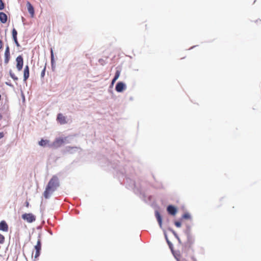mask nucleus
I'll return each instance as SVG.
<instances>
[{"label":"nucleus","instance_id":"nucleus-7","mask_svg":"<svg viewBox=\"0 0 261 261\" xmlns=\"http://www.w3.org/2000/svg\"><path fill=\"white\" fill-rule=\"evenodd\" d=\"M65 140V139L63 138H57L54 142L53 145L56 147H59L64 143Z\"/></svg>","mask_w":261,"mask_h":261},{"label":"nucleus","instance_id":"nucleus-16","mask_svg":"<svg viewBox=\"0 0 261 261\" xmlns=\"http://www.w3.org/2000/svg\"><path fill=\"white\" fill-rule=\"evenodd\" d=\"M48 143V140L41 139V141L39 142V144L41 146H45L47 145Z\"/></svg>","mask_w":261,"mask_h":261},{"label":"nucleus","instance_id":"nucleus-8","mask_svg":"<svg viewBox=\"0 0 261 261\" xmlns=\"http://www.w3.org/2000/svg\"><path fill=\"white\" fill-rule=\"evenodd\" d=\"M168 213L171 215H175L177 213L176 208L173 205H169L167 208Z\"/></svg>","mask_w":261,"mask_h":261},{"label":"nucleus","instance_id":"nucleus-15","mask_svg":"<svg viewBox=\"0 0 261 261\" xmlns=\"http://www.w3.org/2000/svg\"><path fill=\"white\" fill-rule=\"evenodd\" d=\"M155 215L156 217V218L157 219V221L160 225V226L161 227L162 225V217L160 214V213L158 211H156L155 212Z\"/></svg>","mask_w":261,"mask_h":261},{"label":"nucleus","instance_id":"nucleus-1","mask_svg":"<svg viewBox=\"0 0 261 261\" xmlns=\"http://www.w3.org/2000/svg\"><path fill=\"white\" fill-rule=\"evenodd\" d=\"M59 186V182L58 177L56 176H53L49 181L44 192L43 195L44 197L46 199L48 198L50 195L56 190Z\"/></svg>","mask_w":261,"mask_h":261},{"label":"nucleus","instance_id":"nucleus-9","mask_svg":"<svg viewBox=\"0 0 261 261\" xmlns=\"http://www.w3.org/2000/svg\"><path fill=\"white\" fill-rule=\"evenodd\" d=\"M12 37L13 39V40L16 45L17 46H19V44L18 42L17 38V32L16 30L15 29H13L12 31Z\"/></svg>","mask_w":261,"mask_h":261},{"label":"nucleus","instance_id":"nucleus-29","mask_svg":"<svg viewBox=\"0 0 261 261\" xmlns=\"http://www.w3.org/2000/svg\"><path fill=\"white\" fill-rule=\"evenodd\" d=\"M117 80H116V79H115L113 78V80H112V83H111L112 85H114V84L115 83V82Z\"/></svg>","mask_w":261,"mask_h":261},{"label":"nucleus","instance_id":"nucleus-24","mask_svg":"<svg viewBox=\"0 0 261 261\" xmlns=\"http://www.w3.org/2000/svg\"><path fill=\"white\" fill-rule=\"evenodd\" d=\"M167 241L168 244L170 249L171 250V251H172L173 250V246H172V243L167 239Z\"/></svg>","mask_w":261,"mask_h":261},{"label":"nucleus","instance_id":"nucleus-11","mask_svg":"<svg viewBox=\"0 0 261 261\" xmlns=\"http://www.w3.org/2000/svg\"><path fill=\"white\" fill-rule=\"evenodd\" d=\"M30 73H29V68L28 65H27L24 69V73H23V80L26 81L29 77Z\"/></svg>","mask_w":261,"mask_h":261},{"label":"nucleus","instance_id":"nucleus-25","mask_svg":"<svg viewBox=\"0 0 261 261\" xmlns=\"http://www.w3.org/2000/svg\"><path fill=\"white\" fill-rule=\"evenodd\" d=\"M174 224L177 227H180L181 225V223L179 221H175Z\"/></svg>","mask_w":261,"mask_h":261},{"label":"nucleus","instance_id":"nucleus-23","mask_svg":"<svg viewBox=\"0 0 261 261\" xmlns=\"http://www.w3.org/2000/svg\"><path fill=\"white\" fill-rule=\"evenodd\" d=\"M173 255H174V256L176 257V258L178 260V257H180V254L179 253H175L173 251V250L172 251Z\"/></svg>","mask_w":261,"mask_h":261},{"label":"nucleus","instance_id":"nucleus-20","mask_svg":"<svg viewBox=\"0 0 261 261\" xmlns=\"http://www.w3.org/2000/svg\"><path fill=\"white\" fill-rule=\"evenodd\" d=\"M5 4L2 0H0V10H2L5 8Z\"/></svg>","mask_w":261,"mask_h":261},{"label":"nucleus","instance_id":"nucleus-19","mask_svg":"<svg viewBox=\"0 0 261 261\" xmlns=\"http://www.w3.org/2000/svg\"><path fill=\"white\" fill-rule=\"evenodd\" d=\"M10 75L14 81L18 80V77L11 71H10Z\"/></svg>","mask_w":261,"mask_h":261},{"label":"nucleus","instance_id":"nucleus-10","mask_svg":"<svg viewBox=\"0 0 261 261\" xmlns=\"http://www.w3.org/2000/svg\"><path fill=\"white\" fill-rule=\"evenodd\" d=\"M10 50H9V47L8 46L5 50V63L7 64L10 60Z\"/></svg>","mask_w":261,"mask_h":261},{"label":"nucleus","instance_id":"nucleus-12","mask_svg":"<svg viewBox=\"0 0 261 261\" xmlns=\"http://www.w3.org/2000/svg\"><path fill=\"white\" fill-rule=\"evenodd\" d=\"M0 230L4 231H8V226L5 221H2L0 222Z\"/></svg>","mask_w":261,"mask_h":261},{"label":"nucleus","instance_id":"nucleus-4","mask_svg":"<svg viewBox=\"0 0 261 261\" xmlns=\"http://www.w3.org/2000/svg\"><path fill=\"white\" fill-rule=\"evenodd\" d=\"M16 68L18 71H20L23 67V58L21 56H19L16 58Z\"/></svg>","mask_w":261,"mask_h":261},{"label":"nucleus","instance_id":"nucleus-14","mask_svg":"<svg viewBox=\"0 0 261 261\" xmlns=\"http://www.w3.org/2000/svg\"><path fill=\"white\" fill-rule=\"evenodd\" d=\"M28 12L31 15L32 17L34 16V9L33 6L30 2H28L27 4Z\"/></svg>","mask_w":261,"mask_h":261},{"label":"nucleus","instance_id":"nucleus-2","mask_svg":"<svg viewBox=\"0 0 261 261\" xmlns=\"http://www.w3.org/2000/svg\"><path fill=\"white\" fill-rule=\"evenodd\" d=\"M22 219L28 223H32L36 220V216L32 213H24L21 216Z\"/></svg>","mask_w":261,"mask_h":261},{"label":"nucleus","instance_id":"nucleus-13","mask_svg":"<svg viewBox=\"0 0 261 261\" xmlns=\"http://www.w3.org/2000/svg\"><path fill=\"white\" fill-rule=\"evenodd\" d=\"M8 20L7 15L4 12H0V21L2 23H5Z\"/></svg>","mask_w":261,"mask_h":261},{"label":"nucleus","instance_id":"nucleus-17","mask_svg":"<svg viewBox=\"0 0 261 261\" xmlns=\"http://www.w3.org/2000/svg\"><path fill=\"white\" fill-rule=\"evenodd\" d=\"M173 234H174V236L175 237V238L177 239L179 243L181 245H182V242H181V241L180 240V238H179V237L178 236L177 234L175 232V231L172 230H171Z\"/></svg>","mask_w":261,"mask_h":261},{"label":"nucleus","instance_id":"nucleus-31","mask_svg":"<svg viewBox=\"0 0 261 261\" xmlns=\"http://www.w3.org/2000/svg\"><path fill=\"white\" fill-rule=\"evenodd\" d=\"M4 137L3 133H0V139Z\"/></svg>","mask_w":261,"mask_h":261},{"label":"nucleus","instance_id":"nucleus-27","mask_svg":"<svg viewBox=\"0 0 261 261\" xmlns=\"http://www.w3.org/2000/svg\"><path fill=\"white\" fill-rule=\"evenodd\" d=\"M45 67H44V69H43V70L41 72V75L42 77H43L44 76V75H45Z\"/></svg>","mask_w":261,"mask_h":261},{"label":"nucleus","instance_id":"nucleus-21","mask_svg":"<svg viewBox=\"0 0 261 261\" xmlns=\"http://www.w3.org/2000/svg\"><path fill=\"white\" fill-rule=\"evenodd\" d=\"M182 218L185 219H189L190 218V215L188 213H186L182 215Z\"/></svg>","mask_w":261,"mask_h":261},{"label":"nucleus","instance_id":"nucleus-5","mask_svg":"<svg viewBox=\"0 0 261 261\" xmlns=\"http://www.w3.org/2000/svg\"><path fill=\"white\" fill-rule=\"evenodd\" d=\"M57 120L60 124L62 125L67 123V117L64 116L62 113L58 114Z\"/></svg>","mask_w":261,"mask_h":261},{"label":"nucleus","instance_id":"nucleus-30","mask_svg":"<svg viewBox=\"0 0 261 261\" xmlns=\"http://www.w3.org/2000/svg\"><path fill=\"white\" fill-rule=\"evenodd\" d=\"M29 206H30L29 202H28V201H27V202H25V206H26L27 207H29Z\"/></svg>","mask_w":261,"mask_h":261},{"label":"nucleus","instance_id":"nucleus-3","mask_svg":"<svg viewBox=\"0 0 261 261\" xmlns=\"http://www.w3.org/2000/svg\"><path fill=\"white\" fill-rule=\"evenodd\" d=\"M40 238V237H39ZM41 249V239L40 238H39L37 240V244L35 246V249L36 250L35 254V258H37L40 254V250Z\"/></svg>","mask_w":261,"mask_h":261},{"label":"nucleus","instance_id":"nucleus-22","mask_svg":"<svg viewBox=\"0 0 261 261\" xmlns=\"http://www.w3.org/2000/svg\"><path fill=\"white\" fill-rule=\"evenodd\" d=\"M5 241V237L0 233V244H3Z\"/></svg>","mask_w":261,"mask_h":261},{"label":"nucleus","instance_id":"nucleus-26","mask_svg":"<svg viewBox=\"0 0 261 261\" xmlns=\"http://www.w3.org/2000/svg\"><path fill=\"white\" fill-rule=\"evenodd\" d=\"M51 62H53V60H54V53H53V50L52 49H51Z\"/></svg>","mask_w":261,"mask_h":261},{"label":"nucleus","instance_id":"nucleus-18","mask_svg":"<svg viewBox=\"0 0 261 261\" xmlns=\"http://www.w3.org/2000/svg\"><path fill=\"white\" fill-rule=\"evenodd\" d=\"M120 75V70H117L115 72V76H114V78L117 80L119 78Z\"/></svg>","mask_w":261,"mask_h":261},{"label":"nucleus","instance_id":"nucleus-28","mask_svg":"<svg viewBox=\"0 0 261 261\" xmlns=\"http://www.w3.org/2000/svg\"><path fill=\"white\" fill-rule=\"evenodd\" d=\"M3 47V42L2 39H0V49Z\"/></svg>","mask_w":261,"mask_h":261},{"label":"nucleus","instance_id":"nucleus-6","mask_svg":"<svg viewBox=\"0 0 261 261\" xmlns=\"http://www.w3.org/2000/svg\"><path fill=\"white\" fill-rule=\"evenodd\" d=\"M126 89V85L122 82H118L115 87L116 91L121 92Z\"/></svg>","mask_w":261,"mask_h":261}]
</instances>
